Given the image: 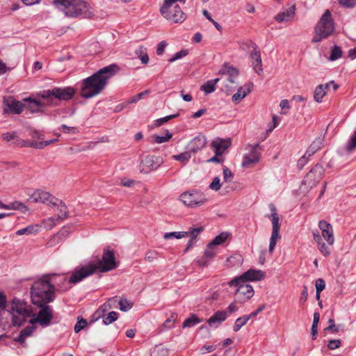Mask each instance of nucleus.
Masks as SVG:
<instances>
[{"label":"nucleus","instance_id":"obj_38","mask_svg":"<svg viewBox=\"0 0 356 356\" xmlns=\"http://www.w3.org/2000/svg\"><path fill=\"white\" fill-rule=\"evenodd\" d=\"M136 54L140 58L141 63L143 64H147L149 62V56L146 52V49L143 47H140L138 49L136 50Z\"/></svg>","mask_w":356,"mask_h":356},{"label":"nucleus","instance_id":"obj_44","mask_svg":"<svg viewBox=\"0 0 356 356\" xmlns=\"http://www.w3.org/2000/svg\"><path fill=\"white\" fill-rule=\"evenodd\" d=\"M118 302L120 309L123 312L129 310L133 306V304L127 299H120Z\"/></svg>","mask_w":356,"mask_h":356},{"label":"nucleus","instance_id":"obj_41","mask_svg":"<svg viewBox=\"0 0 356 356\" xmlns=\"http://www.w3.org/2000/svg\"><path fill=\"white\" fill-rule=\"evenodd\" d=\"M103 323L108 325L115 321L118 318V314L115 312H109L106 316H103Z\"/></svg>","mask_w":356,"mask_h":356},{"label":"nucleus","instance_id":"obj_24","mask_svg":"<svg viewBox=\"0 0 356 356\" xmlns=\"http://www.w3.org/2000/svg\"><path fill=\"white\" fill-rule=\"evenodd\" d=\"M253 87L252 83H247L244 87H239L237 92L232 96V100L234 102H238L245 97L249 93H250Z\"/></svg>","mask_w":356,"mask_h":356},{"label":"nucleus","instance_id":"obj_8","mask_svg":"<svg viewBox=\"0 0 356 356\" xmlns=\"http://www.w3.org/2000/svg\"><path fill=\"white\" fill-rule=\"evenodd\" d=\"M177 1L184 4L186 0H165L160 11L165 19L175 23H181L185 20L186 15L177 3Z\"/></svg>","mask_w":356,"mask_h":356},{"label":"nucleus","instance_id":"obj_16","mask_svg":"<svg viewBox=\"0 0 356 356\" xmlns=\"http://www.w3.org/2000/svg\"><path fill=\"white\" fill-rule=\"evenodd\" d=\"M3 104L5 106L3 108V113L10 112L13 114H20L24 108V104L12 97L5 99L3 100Z\"/></svg>","mask_w":356,"mask_h":356},{"label":"nucleus","instance_id":"obj_53","mask_svg":"<svg viewBox=\"0 0 356 356\" xmlns=\"http://www.w3.org/2000/svg\"><path fill=\"white\" fill-rule=\"evenodd\" d=\"M209 188L211 190L218 191L221 188L220 179L218 177H215L209 185Z\"/></svg>","mask_w":356,"mask_h":356},{"label":"nucleus","instance_id":"obj_4","mask_svg":"<svg viewBox=\"0 0 356 356\" xmlns=\"http://www.w3.org/2000/svg\"><path fill=\"white\" fill-rule=\"evenodd\" d=\"M52 3L68 17L90 19L93 16L92 8L83 0H52Z\"/></svg>","mask_w":356,"mask_h":356},{"label":"nucleus","instance_id":"obj_18","mask_svg":"<svg viewBox=\"0 0 356 356\" xmlns=\"http://www.w3.org/2000/svg\"><path fill=\"white\" fill-rule=\"evenodd\" d=\"M318 227L321 231L322 236L327 241L328 245H333L334 242L332 226L325 220H320Z\"/></svg>","mask_w":356,"mask_h":356},{"label":"nucleus","instance_id":"obj_50","mask_svg":"<svg viewBox=\"0 0 356 356\" xmlns=\"http://www.w3.org/2000/svg\"><path fill=\"white\" fill-rule=\"evenodd\" d=\"M222 170L224 181L227 183L232 182L234 178V175L232 171L226 166L223 167Z\"/></svg>","mask_w":356,"mask_h":356},{"label":"nucleus","instance_id":"obj_39","mask_svg":"<svg viewBox=\"0 0 356 356\" xmlns=\"http://www.w3.org/2000/svg\"><path fill=\"white\" fill-rule=\"evenodd\" d=\"M172 158L178 161L181 163H185L188 161L191 158V153L187 149V151L181 153L177 155H173Z\"/></svg>","mask_w":356,"mask_h":356},{"label":"nucleus","instance_id":"obj_35","mask_svg":"<svg viewBox=\"0 0 356 356\" xmlns=\"http://www.w3.org/2000/svg\"><path fill=\"white\" fill-rule=\"evenodd\" d=\"M326 95V91L323 88V84H320L317 86L314 92V100L320 103L322 102L323 97Z\"/></svg>","mask_w":356,"mask_h":356},{"label":"nucleus","instance_id":"obj_10","mask_svg":"<svg viewBox=\"0 0 356 356\" xmlns=\"http://www.w3.org/2000/svg\"><path fill=\"white\" fill-rule=\"evenodd\" d=\"M183 204L191 208L199 207L207 202L206 195L200 191L184 192L180 195Z\"/></svg>","mask_w":356,"mask_h":356},{"label":"nucleus","instance_id":"obj_42","mask_svg":"<svg viewBox=\"0 0 356 356\" xmlns=\"http://www.w3.org/2000/svg\"><path fill=\"white\" fill-rule=\"evenodd\" d=\"M153 137L155 143L160 144L168 141L172 137V134L168 130H166L165 136L154 135Z\"/></svg>","mask_w":356,"mask_h":356},{"label":"nucleus","instance_id":"obj_58","mask_svg":"<svg viewBox=\"0 0 356 356\" xmlns=\"http://www.w3.org/2000/svg\"><path fill=\"white\" fill-rule=\"evenodd\" d=\"M341 345V341L340 339H332L328 342L327 348L330 350H335L339 348Z\"/></svg>","mask_w":356,"mask_h":356},{"label":"nucleus","instance_id":"obj_40","mask_svg":"<svg viewBox=\"0 0 356 356\" xmlns=\"http://www.w3.org/2000/svg\"><path fill=\"white\" fill-rule=\"evenodd\" d=\"M216 254V248L213 245H210V243L207 245L204 250V257L207 259H211Z\"/></svg>","mask_w":356,"mask_h":356},{"label":"nucleus","instance_id":"obj_31","mask_svg":"<svg viewBox=\"0 0 356 356\" xmlns=\"http://www.w3.org/2000/svg\"><path fill=\"white\" fill-rule=\"evenodd\" d=\"M40 227L38 225H31L27 226L26 227L20 229L17 231V235H24V234H31L33 233H37L39 231Z\"/></svg>","mask_w":356,"mask_h":356},{"label":"nucleus","instance_id":"obj_9","mask_svg":"<svg viewBox=\"0 0 356 356\" xmlns=\"http://www.w3.org/2000/svg\"><path fill=\"white\" fill-rule=\"evenodd\" d=\"M26 302L14 298L11 302L12 323L14 326H21L26 318L31 316L32 311L29 309Z\"/></svg>","mask_w":356,"mask_h":356},{"label":"nucleus","instance_id":"obj_54","mask_svg":"<svg viewBox=\"0 0 356 356\" xmlns=\"http://www.w3.org/2000/svg\"><path fill=\"white\" fill-rule=\"evenodd\" d=\"M188 51L187 49H182L180 51L177 52L173 56V57L170 58L169 62L172 63V62L175 61L176 60H178L179 58H181L186 56V55H188Z\"/></svg>","mask_w":356,"mask_h":356},{"label":"nucleus","instance_id":"obj_37","mask_svg":"<svg viewBox=\"0 0 356 356\" xmlns=\"http://www.w3.org/2000/svg\"><path fill=\"white\" fill-rule=\"evenodd\" d=\"M220 74H227L230 76L238 75V70L232 66H227L225 65L224 67L219 71Z\"/></svg>","mask_w":356,"mask_h":356},{"label":"nucleus","instance_id":"obj_59","mask_svg":"<svg viewBox=\"0 0 356 356\" xmlns=\"http://www.w3.org/2000/svg\"><path fill=\"white\" fill-rule=\"evenodd\" d=\"M310 156H308L306 154H305L297 163V166L299 170H302L303 167L307 163L308 159Z\"/></svg>","mask_w":356,"mask_h":356},{"label":"nucleus","instance_id":"obj_1","mask_svg":"<svg viewBox=\"0 0 356 356\" xmlns=\"http://www.w3.org/2000/svg\"><path fill=\"white\" fill-rule=\"evenodd\" d=\"M118 267L113 251L104 250L101 259L97 263H90L88 265L76 267L69 278V282L76 284L95 272L106 273Z\"/></svg>","mask_w":356,"mask_h":356},{"label":"nucleus","instance_id":"obj_3","mask_svg":"<svg viewBox=\"0 0 356 356\" xmlns=\"http://www.w3.org/2000/svg\"><path fill=\"white\" fill-rule=\"evenodd\" d=\"M265 277V273L261 270L250 269L239 277H236L228 282L229 286L237 287L236 299L241 302H246L254 295L251 285L246 284L248 281H260Z\"/></svg>","mask_w":356,"mask_h":356},{"label":"nucleus","instance_id":"obj_14","mask_svg":"<svg viewBox=\"0 0 356 356\" xmlns=\"http://www.w3.org/2000/svg\"><path fill=\"white\" fill-rule=\"evenodd\" d=\"M163 163V159L159 156L147 155L140 161V172L148 173L157 169Z\"/></svg>","mask_w":356,"mask_h":356},{"label":"nucleus","instance_id":"obj_23","mask_svg":"<svg viewBox=\"0 0 356 356\" xmlns=\"http://www.w3.org/2000/svg\"><path fill=\"white\" fill-rule=\"evenodd\" d=\"M296 6H291L289 9L279 13L275 15V19L278 22H288L295 15Z\"/></svg>","mask_w":356,"mask_h":356},{"label":"nucleus","instance_id":"obj_64","mask_svg":"<svg viewBox=\"0 0 356 356\" xmlns=\"http://www.w3.org/2000/svg\"><path fill=\"white\" fill-rule=\"evenodd\" d=\"M249 320H250V316L245 315V316L238 318L235 322L237 323L238 324H239V326L243 327L248 323V321Z\"/></svg>","mask_w":356,"mask_h":356},{"label":"nucleus","instance_id":"obj_49","mask_svg":"<svg viewBox=\"0 0 356 356\" xmlns=\"http://www.w3.org/2000/svg\"><path fill=\"white\" fill-rule=\"evenodd\" d=\"M281 237L280 234L272 233L270 238L269 252L272 253L278 239Z\"/></svg>","mask_w":356,"mask_h":356},{"label":"nucleus","instance_id":"obj_60","mask_svg":"<svg viewBox=\"0 0 356 356\" xmlns=\"http://www.w3.org/2000/svg\"><path fill=\"white\" fill-rule=\"evenodd\" d=\"M339 3L346 8H352L356 6V0H338Z\"/></svg>","mask_w":356,"mask_h":356},{"label":"nucleus","instance_id":"obj_33","mask_svg":"<svg viewBox=\"0 0 356 356\" xmlns=\"http://www.w3.org/2000/svg\"><path fill=\"white\" fill-rule=\"evenodd\" d=\"M18 145H20L22 147H30L38 149H43L44 144L42 142H34V141H28L24 140H21L17 143Z\"/></svg>","mask_w":356,"mask_h":356},{"label":"nucleus","instance_id":"obj_32","mask_svg":"<svg viewBox=\"0 0 356 356\" xmlns=\"http://www.w3.org/2000/svg\"><path fill=\"white\" fill-rule=\"evenodd\" d=\"M229 236V234L228 232H221L210 242V245L216 247V245H222L227 241Z\"/></svg>","mask_w":356,"mask_h":356},{"label":"nucleus","instance_id":"obj_6","mask_svg":"<svg viewBox=\"0 0 356 356\" xmlns=\"http://www.w3.org/2000/svg\"><path fill=\"white\" fill-rule=\"evenodd\" d=\"M76 90L70 86L58 88L55 87L51 90H44L39 92L37 95L47 100V104L49 106L58 105V101H68L75 95Z\"/></svg>","mask_w":356,"mask_h":356},{"label":"nucleus","instance_id":"obj_17","mask_svg":"<svg viewBox=\"0 0 356 356\" xmlns=\"http://www.w3.org/2000/svg\"><path fill=\"white\" fill-rule=\"evenodd\" d=\"M207 144V138L205 136L199 134L193 138L187 145L186 149L191 154H195L202 149Z\"/></svg>","mask_w":356,"mask_h":356},{"label":"nucleus","instance_id":"obj_52","mask_svg":"<svg viewBox=\"0 0 356 356\" xmlns=\"http://www.w3.org/2000/svg\"><path fill=\"white\" fill-rule=\"evenodd\" d=\"M58 130L65 134H76L78 132V130L76 127H68L65 124H62L58 128Z\"/></svg>","mask_w":356,"mask_h":356},{"label":"nucleus","instance_id":"obj_63","mask_svg":"<svg viewBox=\"0 0 356 356\" xmlns=\"http://www.w3.org/2000/svg\"><path fill=\"white\" fill-rule=\"evenodd\" d=\"M176 314H172L163 323V326L170 328L172 326V323H173L176 318H177Z\"/></svg>","mask_w":356,"mask_h":356},{"label":"nucleus","instance_id":"obj_27","mask_svg":"<svg viewBox=\"0 0 356 356\" xmlns=\"http://www.w3.org/2000/svg\"><path fill=\"white\" fill-rule=\"evenodd\" d=\"M227 318V312L223 311H218L212 315L207 321V323L211 325L213 324H220Z\"/></svg>","mask_w":356,"mask_h":356},{"label":"nucleus","instance_id":"obj_62","mask_svg":"<svg viewBox=\"0 0 356 356\" xmlns=\"http://www.w3.org/2000/svg\"><path fill=\"white\" fill-rule=\"evenodd\" d=\"M166 47H167L166 42L162 41V42H159L157 45V48H156V54L159 56L162 55L163 54Z\"/></svg>","mask_w":356,"mask_h":356},{"label":"nucleus","instance_id":"obj_11","mask_svg":"<svg viewBox=\"0 0 356 356\" xmlns=\"http://www.w3.org/2000/svg\"><path fill=\"white\" fill-rule=\"evenodd\" d=\"M325 172L323 166L320 164H316L309 172L305 175L302 184L306 189H311L319 182L323 178Z\"/></svg>","mask_w":356,"mask_h":356},{"label":"nucleus","instance_id":"obj_19","mask_svg":"<svg viewBox=\"0 0 356 356\" xmlns=\"http://www.w3.org/2000/svg\"><path fill=\"white\" fill-rule=\"evenodd\" d=\"M268 207L271 212V214L266 215V217L271 220L273 225L272 233L280 234V218L277 213V209L273 203H270Z\"/></svg>","mask_w":356,"mask_h":356},{"label":"nucleus","instance_id":"obj_25","mask_svg":"<svg viewBox=\"0 0 356 356\" xmlns=\"http://www.w3.org/2000/svg\"><path fill=\"white\" fill-rule=\"evenodd\" d=\"M313 237L314 241L318 243V249L320 252L325 256L327 257L330 254L329 246L323 242L322 238L319 233L314 232Z\"/></svg>","mask_w":356,"mask_h":356},{"label":"nucleus","instance_id":"obj_46","mask_svg":"<svg viewBox=\"0 0 356 356\" xmlns=\"http://www.w3.org/2000/svg\"><path fill=\"white\" fill-rule=\"evenodd\" d=\"M186 232H173L165 233L163 236L165 239H169L172 237H175L176 238H181L183 237H186Z\"/></svg>","mask_w":356,"mask_h":356},{"label":"nucleus","instance_id":"obj_56","mask_svg":"<svg viewBox=\"0 0 356 356\" xmlns=\"http://www.w3.org/2000/svg\"><path fill=\"white\" fill-rule=\"evenodd\" d=\"M158 252L155 250H149L145 254V260L149 262H153L157 259Z\"/></svg>","mask_w":356,"mask_h":356},{"label":"nucleus","instance_id":"obj_34","mask_svg":"<svg viewBox=\"0 0 356 356\" xmlns=\"http://www.w3.org/2000/svg\"><path fill=\"white\" fill-rule=\"evenodd\" d=\"M168 350L162 345L155 346L150 352V356H167Z\"/></svg>","mask_w":356,"mask_h":356},{"label":"nucleus","instance_id":"obj_21","mask_svg":"<svg viewBox=\"0 0 356 356\" xmlns=\"http://www.w3.org/2000/svg\"><path fill=\"white\" fill-rule=\"evenodd\" d=\"M24 108L29 110L31 113H38L42 111L45 104L42 102L32 99L31 97L24 99Z\"/></svg>","mask_w":356,"mask_h":356},{"label":"nucleus","instance_id":"obj_51","mask_svg":"<svg viewBox=\"0 0 356 356\" xmlns=\"http://www.w3.org/2000/svg\"><path fill=\"white\" fill-rule=\"evenodd\" d=\"M88 323H87V321L81 318V319H79V318H78V321L77 323H76L75 326H74V332L76 333H78L81 330H83L86 325H87Z\"/></svg>","mask_w":356,"mask_h":356},{"label":"nucleus","instance_id":"obj_13","mask_svg":"<svg viewBox=\"0 0 356 356\" xmlns=\"http://www.w3.org/2000/svg\"><path fill=\"white\" fill-rule=\"evenodd\" d=\"M250 153L244 155L242 162V166L248 168L257 163L261 157V146L259 143L255 145H249Z\"/></svg>","mask_w":356,"mask_h":356},{"label":"nucleus","instance_id":"obj_15","mask_svg":"<svg viewBox=\"0 0 356 356\" xmlns=\"http://www.w3.org/2000/svg\"><path fill=\"white\" fill-rule=\"evenodd\" d=\"M29 201L33 203L40 202L47 206H51L56 204L58 199L47 191L38 189L30 196Z\"/></svg>","mask_w":356,"mask_h":356},{"label":"nucleus","instance_id":"obj_2","mask_svg":"<svg viewBox=\"0 0 356 356\" xmlns=\"http://www.w3.org/2000/svg\"><path fill=\"white\" fill-rule=\"evenodd\" d=\"M118 70V67L116 65H110L84 79L80 90L81 96L89 99L101 93L106 88L108 79L117 72Z\"/></svg>","mask_w":356,"mask_h":356},{"label":"nucleus","instance_id":"obj_12","mask_svg":"<svg viewBox=\"0 0 356 356\" xmlns=\"http://www.w3.org/2000/svg\"><path fill=\"white\" fill-rule=\"evenodd\" d=\"M39 307V311L36 317L31 318L29 323L34 324L35 323H40L43 327L48 326L53 318V311L51 307L48 305V303H43L41 305H37Z\"/></svg>","mask_w":356,"mask_h":356},{"label":"nucleus","instance_id":"obj_28","mask_svg":"<svg viewBox=\"0 0 356 356\" xmlns=\"http://www.w3.org/2000/svg\"><path fill=\"white\" fill-rule=\"evenodd\" d=\"M57 207L58 209V213L57 217L58 219L64 220L67 219L69 216L68 215V210L66 204L61 200L56 201V204L55 205Z\"/></svg>","mask_w":356,"mask_h":356},{"label":"nucleus","instance_id":"obj_47","mask_svg":"<svg viewBox=\"0 0 356 356\" xmlns=\"http://www.w3.org/2000/svg\"><path fill=\"white\" fill-rule=\"evenodd\" d=\"M329 326L326 327L324 329L325 332H330L332 333H337L340 331L339 326L335 325L334 321L333 318H330L328 320Z\"/></svg>","mask_w":356,"mask_h":356},{"label":"nucleus","instance_id":"obj_48","mask_svg":"<svg viewBox=\"0 0 356 356\" xmlns=\"http://www.w3.org/2000/svg\"><path fill=\"white\" fill-rule=\"evenodd\" d=\"M204 230L202 227H199L197 228H192L189 231L186 232L187 235L186 236H189L191 238L194 240L196 239L197 236Z\"/></svg>","mask_w":356,"mask_h":356},{"label":"nucleus","instance_id":"obj_20","mask_svg":"<svg viewBox=\"0 0 356 356\" xmlns=\"http://www.w3.org/2000/svg\"><path fill=\"white\" fill-rule=\"evenodd\" d=\"M252 58V65L254 72L259 76L263 74L262 61L261 57V52L259 50L254 48L250 54Z\"/></svg>","mask_w":356,"mask_h":356},{"label":"nucleus","instance_id":"obj_30","mask_svg":"<svg viewBox=\"0 0 356 356\" xmlns=\"http://www.w3.org/2000/svg\"><path fill=\"white\" fill-rule=\"evenodd\" d=\"M219 79H215L208 81L205 84L201 86V90L206 94H209L216 90V84L219 81Z\"/></svg>","mask_w":356,"mask_h":356},{"label":"nucleus","instance_id":"obj_57","mask_svg":"<svg viewBox=\"0 0 356 356\" xmlns=\"http://www.w3.org/2000/svg\"><path fill=\"white\" fill-rule=\"evenodd\" d=\"M20 207H25L23 204H22L21 202H15V203H13L12 206L10 205H7V204H5L3 203H2L1 202H0V208L1 209H20Z\"/></svg>","mask_w":356,"mask_h":356},{"label":"nucleus","instance_id":"obj_61","mask_svg":"<svg viewBox=\"0 0 356 356\" xmlns=\"http://www.w3.org/2000/svg\"><path fill=\"white\" fill-rule=\"evenodd\" d=\"M325 288V282L322 278H318L316 281V290L318 292H321Z\"/></svg>","mask_w":356,"mask_h":356},{"label":"nucleus","instance_id":"obj_55","mask_svg":"<svg viewBox=\"0 0 356 356\" xmlns=\"http://www.w3.org/2000/svg\"><path fill=\"white\" fill-rule=\"evenodd\" d=\"M179 114H174L165 116L164 118H159L156 120L155 124L158 127L162 125L163 124L168 122L170 120L177 118Z\"/></svg>","mask_w":356,"mask_h":356},{"label":"nucleus","instance_id":"obj_43","mask_svg":"<svg viewBox=\"0 0 356 356\" xmlns=\"http://www.w3.org/2000/svg\"><path fill=\"white\" fill-rule=\"evenodd\" d=\"M61 235H63V233L62 232H60L58 234L53 236L47 242V247L51 248L58 244L61 241Z\"/></svg>","mask_w":356,"mask_h":356},{"label":"nucleus","instance_id":"obj_36","mask_svg":"<svg viewBox=\"0 0 356 356\" xmlns=\"http://www.w3.org/2000/svg\"><path fill=\"white\" fill-rule=\"evenodd\" d=\"M201 322V319H200L196 315L193 314L184 321L183 323V327H191Z\"/></svg>","mask_w":356,"mask_h":356},{"label":"nucleus","instance_id":"obj_26","mask_svg":"<svg viewBox=\"0 0 356 356\" xmlns=\"http://www.w3.org/2000/svg\"><path fill=\"white\" fill-rule=\"evenodd\" d=\"M34 330H35V327H33V326L26 327L20 332L18 337L15 338L14 341L19 342L22 346H25L26 338L31 336L33 334Z\"/></svg>","mask_w":356,"mask_h":356},{"label":"nucleus","instance_id":"obj_7","mask_svg":"<svg viewBox=\"0 0 356 356\" xmlns=\"http://www.w3.org/2000/svg\"><path fill=\"white\" fill-rule=\"evenodd\" d=\"M334 31V25L331 13L329 10H326L315 26V35L312 42L316 43L327 38L333 33Z\"/></svg>","mask_w":356,"mask_h":356},{"label":"nucleus","instance_id":"obj_29","mask_svg":"<svg viewBox=\"0 0 356 356\" xmlns=\"http://www.w3.org/2000/svg\"><path fill=\"white\" fill-rule=\"evenodd\" d=\"M323 146V140L320 138H316L313 143L310 145L305 154L308 155V156H312L316 152L320 149Z\"/></svg>","mask_w":356,"mask_h":356},{"label":"nucleus","instance_id":"obj_5","mask_svg":"<svg viewBox=\"0 0 356 356\" xmlns=\"http://www.w3.org/2000/svg\"><path fill=\"white\" fill-rule=\"evenodd\" d=\"M54 290V286L51 283L49 275H44L35 281L31 289L33 304L41 305L53 302L55 298Z\"/></svg>","mask_w":356,"mask_h":356},{"label":"nucleus","instance_id":"obj_22","mask_svg":"<svg viewBox=\"0 0 356 356\" xmlns=\"http://www.w3.org/2000/svg\"><path fill=\"white\" fill-rule=\"evenodd\" d=\"M230 144V140H225L218 138L211 142V146L217 155H222Z\"/></svg>","mask_w":356,"mask_h":356},{"label":"nucleus","instance_id":"obj_45","mask_svg":"<svg viewBox=\"0 0 356 356\" xmlns=\"http://www.w3.org/2000/svg\"><path fill=\"white\" fill-rule=\"evenodd\" d=\"M341 49L339 46H334V47L331 50V54L330 56V60H336L341 56Z\"/></svg>","mask_w":356,"mask_h":356}]
</instances>
